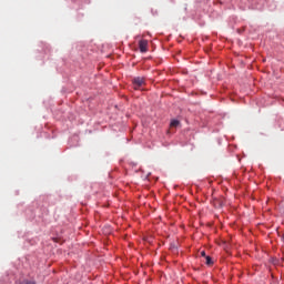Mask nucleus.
<instances>
[{
  "mask_svg": "<svg viewBox=\"0 0 284 284\" xmlns=\"http://www.w3.org/2000/svg\"><path fill=\"white\" fill-rule=\"evenodd\" d=\"M143 85H145V78H134L133 79V88L134 90H141V88H143Z\"/></svg>",
  "mask_w": 284,
  "mask_h": 284,
  "instance_id": "obj_1",
  "label": "nucleus"
},
{
  "mask_svg": "<svg viewBox=\"0 0 284 284\" xmlns=\"http://www.w3.org/2000/svg\"><path fill=\"white\" fill-rule=\"evenodd\" d=\"M139 48H140V52L142 53L148 52V40H140Z\"/></svg>",
  "mask_w": 284,
  "mask_h": 284,
  "instance_id": "obj_2",
  "label": "nucleus"
},
{
  "mask_svg": "<svg viewBox=\"0 0 284 284\" xmlns=\"http://www.w3.org/2000/svg\"><path fill=\"white\" fill-rule=\"evenodd\" d=\"M205 264L206 265H214V261H212V257H210L209 255L205 256Z\"/></svg>",
  "mask_w": 284,
  "mask_h": 284,
  "instance_id": "obj_3",
  "label": "nucleus"
},
{
  "mask_svg": "<svg viewBox=\"0 0 284 284\" xmlns=\"http://www.w3.org/2000/svg\"><path fill=\"white\" fill-rule=\"evenodd\" d=\"M179 124H180L179 120L171 121V128H179Z\"/></svg>",
  "mask_w": 284,
  "mask_h": 284,
  "instance_id": "obj_4",
  "label": "nucleus"
},
{
  "mask_svg": "<svg viewBox=\"0 0 284 284\" xmlns=\"http://www.w3.org/2000/svg\"><path fill=\"white\" fill-rule=\"evenodd\" d=\"M201 256H203L204 258H205V256H207V255L205 254V251H202V252H201Z\"/></svg>",
  "mask_w": 284,
  "mask_h": 284,
  "instance_id": "obj_5",
  "label": "nucleus"
},
{
  "mask_svg": "<svg viewBox=\"0 0 284 284\" xmlns=\"http://www.w3.org/2000/svg\"><path fill=\"white\" fill-rule=\"evenodd\" d=\"M27 284H37L34 281H28Z\"/></svg>",
  "mask_w": 284,
  "mask_h": 284,
  "instance_id": "obj_6",
  "label": "nucleus"
}]
</instances>
